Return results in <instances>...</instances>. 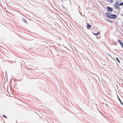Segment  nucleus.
<instances>
[{
    "mask_svg": "<svg viewBox=\"0 0 123 123\" xmlns=\"http://www.w3.org/2000/svg\"><path fill=\"white\" fill-rule=\"evenodd\" d=\"M110 16L111 17V18H115L117 17V16L115 14H111L110 15Z\"/></svg>",
    "mask_w": 123,
    "mask_h": 123,
    "instance_id": "obj_1",
    "label": "nucleus"
},
{
    "mask_svg": "<svg viewBox=\"0 0 123 123\" xmlns=\"http://www.w3.org/2000/svg\"><path fill=\"white\" fill-rule=\"evenodd\" d=\"M107 10L109 12H112V9L110 7H107Z\"/></svg>",
    "mask_w": 123,
    "mask_h": 123,
    "instance_id": "obj_2",
    "label": "nucleus"
},
{
    "mask_svg": "<svg viewBox=\"0 0 123 123\" xmlns=\"http://www.w3.org/2000/svg\"><path fill=\"white\" fill-rule=\"evenodd\" d=\"M118 42L120 43L121 47L123 48V43L120 40H117Z\"/></svg>",
    "mask_w": 123,
    "mask_h": 123,
    "instance_id": "obj_3",
    "label": "nucleus"
},
{
    "mask_svg": "<svg viewBox=\"0 0 123 123\" xmlns=\"http://www.w3.org/2000/svg\"><path fill=\"white\" fill-rule=\"evenodd\" d=\"M87 25L86 27L88 29H90V28L91 27V25H89L88 23H87Z\"/></svg>",
    "mask_w": 123,
    "mask_h": 123,
    "instance_id": "obj_4",
    "label": "nucleus"
},
{
    "mask_svg": "<svg viewBox=\"0 0 123 123\" xmlns=\"http://www.w3.org/2000/svg\"><path fill=\"white\" fill-rule=\"evenodd\" d=\"M106 15H107L108 17V18H111V17L110 16V14L109 12H108L107 13H106Z\"/></svg>",
    "mask_w": 123,
    "mask_h": 123,
    "instance_id": "obj_5",
    "label": "nucleus"
},
{
    "mask_svg": "<svg viewBox=\"0 0 123 123\" xmlns=\"http://www.w3.org/2000/svg\"><path fill=\"white\" fill-rule=\"evenodd\" d=\"M115 6L116 9H118L119 7V5H115Z\"/></svg>",
    "mask_w": 123,
    "mask_h": 123,
    "instance_id": "obj_6",
    "label": "nucleus"
},
{
    "mask_svg": "<svg viewBox=\"0 0 123 123\" xmlns=\"http://www.w3.org/2000/svg\"><path fill=\"white\" fill-rule=\"evenodd\" d=\"M118 99L119 100V101H120V102L121 104V105H123V104L122 103V102L121 101V100L118 97Z\"/></svg>",
    "mask_w": 123,
    "mask_h": 123,
    "instance_id": "obj_7",
    "label": "nucleus"
},
{
    "mask_svg": "<svg viewBox=\"0 0 123 123\" xmlns=\"http://www.w3.org/2000/svg\"><path fill=\"white\" fill-rule=\"evenodd\" d=\"M116 60H117V61L119 63H120V61L119 60H118V59L117 57H116Z\"/></svg>",
    "mask_w": 123,
    "mask_h": 123,
    "instance_id": "obj_8",
    "label": "nucleus"
},
{
    "mask_svg": "<svg viewBox=\"0 0 123 123\" xmlns=\"http://www.w3.org/2000/svg\"><path fill=\"white\" fill-rule=\"evenodd\" d=\"M115 5H119V2L118 1H116L115 2Z\"/></svg>",
    "mask_w": 123,
    "mask_h": 123,
    "instance_id": "obj_9",
    "label": "nucleus"
},
{
    "mask_svg": "<svg viewBox=\"0 0 123 123\" xmlns=\"http://www.w3.org/2000/svg\"><path fill=\"white\" fill-rule=\"evenodd\" d=\"M93 34L94 35H95L96 36V35H98V34H99V32H97V33H96V34H95V33H93Z\"/></svg>",
    "mask_w": 123,
    "mask_h": 123,
    "instance_id": "obj_10",
    "label": "nucleus"
},
{
    "mask_svg": "<svg viewBox=\"0 0 123 123\" xmlns=\"http://www.w3.org/2000/svg\"><path fill=\"white\" fill-rule=\"evenodd\" d=\"M113 0H109V1L110 3H112L113 2Z\"/></svg>",
    "mask_w": 123,
    "mask_h": 123,
    "instance_id": "obj_11",
    "label": "nucleus"
},
{
    "mask_svg": "<svg viewBox=\"0 0 123 123\" xmlns=\"http://www.w3.org/2000/svg\"><path fill=\"white\" fill-rule=\"evenodd\" d=\"M119 5H120V6H122L123 5V2H122L121 3H120L119 4Z\"/></svg>",
    "mask_w": 123,
    "mask_h": 123,
    "instance_id": "obj_12",
    "label": "nucleus"
},
{
    "mask_svg": "<svg viewBox=\"0 0 123 123\" xmlns=\"http://www.w3.org/2000/svg\"><path fill=\"white\" fill-rule=\"evenodd\" d=\"M24 21L25 22L27 23V21L26 20H25V19H24Z\"/></svg>",
    "mask_w": 123,
    "mask_h": 123,
    "instance_id": "obj_13",
    "label": "nucleus"
},
{
    "mask_svg": "<svg viewBox=\"0 0 123 123\" xmlns=\"http://www.w3.org/2000/svg\"><path fill=\"white\" fill-rule=\"evenodd\" d=\"M3 116L5 117L6 118H7V117L5 115H3Z\"/></svg>",
    "mask_w": 123,
    "mask_h": 123,
    "instance_id": "obj_14",
    "label": "nucleus"
},
{
    "mask_svg": "<svg viewBox=\"0 0 123 123\" xmlns=\"http://www.w3.org/2000/svg\"><path fill=\"white\" fill-rule=\"evenodd\" d=\"M61 0L62 1V0Z\"/></svg>",
    "mask_w": 123,
    "mask_h": 123,
    "instance_id": "obj_15",
    "label": "nucleus"
}]
</instances>
